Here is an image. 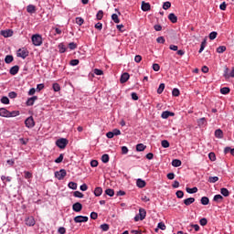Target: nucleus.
Masks as SVG:
<instances>
[{
    "label": "nucleus",
    "mask_w": 234,
    "mask_h": 234,
    "mask_svg": "<svg viewBox=\"0 0 234 234\" xmlns=\"http://www.w3.org/2000/svg\"><path fill=\"white\" fill-rule=\"evenodd\" d=\"M31 40L35 47H41L43 45V37L39 34L33 35Z\"/></svg>",
    "instance_id": "nucleus-1"
},
{
    "label": "nucleus",
    "mask_w": 234,
    "mask_h": 234,
    "mask_svg": "<svg viewBox=\"0 0 234 234\" xmlns=\"http://www.w3.org/2000/svg\"><path fill=\"white\" fill-rule=\"evenodd\" d=\"M57 147H59V149H65L67 145H69V140L66 138H60L56 141Z\"/></svg>",
    "instance_id": "nucleus-2"
},
{
    "label": "nucleus",
    "mask_w": 234,
    "mask_h": 234,
    "mask_svg": "<svg viewBox=\"0 0 234 234\" xmlns=\"http://www.w3.org/2000/svg\"><path fill=\"white\" fill-rule=\"evenodd\" d=\"M25 125L26 127H27V129H32L33 127H35L36 122L34 121V117L29 116L28 118H27L25 121Z\"/></svg>",
    "instance_id": "nucleus-3"
},
{
    "label": "nucleus",
    "mask_w": 234,
    "mask_h": 234,
    "mask_svg": "<svg viewBox=\"0 0 234 234\" xmlns=\"http://www.w3.org/2000/svg\"><path fill=\"white\" fill-rule=\"evenodd\" d=\"M67 176V170L66 169H60L58 172H55V177L58 178V180H63Z\"/></svg>",
    "instance_id": "nucleus-4"
},
{
    "label": "nucleus",
    "mask_w": 234,
    "mask_h": 234,
    "mask_svg": "<svg viewBox=\"0 0 234 234\" xmlns=\"http://www.w3.org/2000/svg\"><path fill=\"white\" fill-rule=\"evenodd\" d=\"M16 56L18 58H22V59H25L28 56V51L25 48H19L17 50Z\"/></svg>",
    "instance_id": "nucleus-5"
},
{
    "label": "nucleus",
    "mask_w": 234,
    "mask_h": 234,
    "mask_svg": "<svg viewBox=\"0 0 234 234\" xmlns=\"http://www.w3.org/2000/svg\"><path fill=\"white\" fill-rule=\"evenodd\" d=\"M74 222H76V224L89 222V218L87 216H77L74 218Z\"/></svg>",
    "instance_id": "nucleus-6"
},
{
    "label": "nucleus",
    "mask_w": 234,
    "mask_h": 234,
    "mask_svg": "<svg viewBox=\"0 0 234 234\" xmlns=\"http://www.w3.org/2000/svg\"><path fill=\"white\" fill-rule=\"evenodd\" d=\"M0 34L4 37H12V36H14V31H12L11 29H6V30H2Z\"/></svg>",
    "instance_id": "nucleus-7"
},
{
    "label": "nucleus",
    "mask_w": 234,
    "mask_h": 234,
    "mask_svg": "<svg viewBox=\"0 0 234 234\" xmlns=\"http://www.w3.org/2000/svg\"><path fill=\"white\" fill-rule=\"evenodd\" d=\"M72 209L76 213H80V211H81V209H83V205H81V203H80V202H77V203L73 204Z\"/></svg>",
    "instance_id": "nucleus-8"
},
{
    "label": "nucleus",
    "mask_w": 234,
    "mask_h": 234,
    "mask_svg": "<svg viewBox=\"0 0 234 234\" xmlns=\"http://www.w3.org/2000/svg\"><path fill=\"white\" fill-rule=\"evenodd\" d=\"M0 116H2L3 118H10V112H8V110H6L5 108H1Z\"/></svg>",
    "instance_id": "nucleus-9"
},
{
    "label": "nucleus",
    "mask_w": 234,
    "mask_h": 234,
    "mask_svg": "<svg viewBox=\"0 0 234 234\" xmlns=\"http://www.w3.org/2000/svg\"><path fill=\"white\" fill-rule=\"evenodd\" d=\"M37 100V96H33L31 98H28L26 102V105H27V107H32V105H34Z\"/></svg>",
    "instance_id": "nucleus-10"
},
{
    "label": "nucleus",
    "mask_w": 234,
    "mask_h": 234,
    "mask_svg": "<svg viewBox=\"0 0 234 234\" xmlns=\"http://www.w3.org/2000/svg\"><path fill=\"white\" fill-rule=\"evenodd\" d=\"M130 75L127 72H124L120 79L121 83H127L129 81Z\"/></svg>",
    "instance_id": "nucleus-11"
},
{
    "label": "nucleus",
    "mask_w": 234,
    "mask_h": 234,
    "mask_svg": "<svg viewBox=\"0 0 234 234\" xmlns=\"http://www.w3.org/2000/svg\"><path fill=\"white\" fill-rule=\"evenodd\" d=\"M141 8H142L143 12H149V10H151V4L142 2Z\"/></svg>",
    "instance_id": "nucleus-12"
},
{
    "label": "nucleus",
    "mask_w": 234,
    "mask_h": 234,
    "mask_svg": "<svg viewBox=\"0 0 234 234\" xmlns=\"http://www.w3.org/2000/svg\"><path fill=\"white\" fill-rule=\"evenodd\" d=\"M26 225L27 226H35L36 219H34V217H29V218H26Z\"/></svg>",
    "instance_id": "nucleus-13"
},
{
    "label": "nucleus",
    "mask_w": 234,
    "mask_h": 234,
    "mask_svg": "<svg viewBox=\"0 0 234 234\" xmlns=\"http://www.w3.org/2000/svg\"><path fill=\"white\" fill-rule=\"evenodd\" d=\"M17 72H19V66H17V65L12 67L9 70V74H11V76H16V74H17Z\"/></svg>",
    "instance_id": "nucleus-14"
},
{
    "label": "nucleus",
    "mask_w": 234,
    "mask_h": 234,
    "mask_svg": "<svg viewBox=\"0 0 234 234\" xmlns=\"http://www.w3.org/2000/svg\"><path fill=\"white\" fill-rule=\"evenodd\" d=\"M169 116H175V113L171 112L169 111H165V112H163L161 118H163L164 120H167V118H169Z\"/></svg>",
    "instance_id": "nucleus-15"
},
{
    "label": "nucleus",
    "mask_w": 234,
    "mask_h": 234,
    "mask_svg": "<svg viewBox=\"0 0 234 234\" xmlns=\"http://www.w3.org/2000/svg\"><path fill=\"white\" fill-rule=\"evenodd\" d=\"M136 186H137V187H140V188L142 189V188L145 187L146 183H145L144 180L139 178V179H137V181H136Z\"/></svg>",
    "instance_id": "nucleus-16"
},
{
    "label": "nucleus",
    "mask_w": 234,
    "mask_h": 234,
    "mask_svg": "<svg viewBox=\"0 0 234 234\" xmlns=\"http://www.w3.org/2000/svg\"><path fill=\"white\" fill-rule=\"evenodd\" d=\"M158 229H162V231H165L166 227L165 222H159L157 225V229H155V232L158 233Z\"/></svg>",
    "instance_id": "nucleus-17"
},
{
    "label": "nucleus",
    "mask_w": 234,
    "mask_h": 234,
    "mask_svg": "<svg viewBox=\"0 0 234 234\" xmlns=\"http://www.w3.org/2000/svg\"><path fill=\"white\" fill-rule=\"evenodd\" d=\"M168 19L171 21V23H176L178 21V17L176 16L174 13H170L168 15Z\"/></svg>",
    "instance_id": "nucleus-18"
},
{
    "label": "nucleus",
    "mask_w": 234,
    "mask_h": 234,
    "mask_svg": "<svg viewBox=\"0 0 234 234\" xmlns=\"http://www.w3.org/2000/svg\"><path fill=\"white\" fill-rule=\"evenodd\" d=\"M146 215H147V212L145 211V209H144V208L139 209L140 220H144L145 218Z\"/></svg>",
    "instance_id": "nucleus-19"
},
{
    "label": "nucleus",
    "mask_w": 234,
    "mask_h": 234,
    "mask_svg": "<svg viewBox=\"0 0 234 234\" xmlns=\"http://www.w3.org/2000/svg\"><path fill=\"white\" fill-rule=\"evenodd\" d=\"M27 12H28V14H35V12H36V5H27Z\"/></svg>",
    "instance_id": "nucleus-20"
},
{
    "label": "nucleus",
    "mask_w": 234,
    "mask_h": 234,
    "mask_svg": "<svg viewBox=\"0 0 234 234\" xmlns=\"http://www.w3.org/2000/svg\"><path fill=\"white\" fill-rule=\"evenodd\" d=\"M195 202V197H188L184 200L185 206H191Z\"/></svg>",
    "instance_id": "nucleus-21"
},
{
    "label": "nucleus",
    "mask_w": 234,
    "mask_h": 234,
    "mask_svg": "<svg viewBox=\"0 0 234 234\" xmlns=\"http://www.w3.org/2000/svg\"><path fill=\"white\" fill-rule=\"evenodd\" d=\"M101 193H103V189L100 186H97L94 190L95 197H101Z\"/></svg>",
    "instance_id": "nucleus-22"
},
{
    "label": "nucleus",
    "mask_w": 234,
    "mask_h": 234,
    "mask_svg": "<svg viewBox=\"0 0 234 234\" xmlns=\"http://www.w3.org/2000/svg\"><path fill=\"white\" fill-rule=\"evenodd\" d=\"M215 136L216 138H224V132H222L220 129H218L215 131Z\"/></svg>",
    "instance_id": "nucleus-23"
},
{
    "label": "nucleus",
    "mask_w": 234,
    "mask_h": 234,
    "mask_svg": "<svg viewBox=\"0 0 234 234\" xmlns=\"http://www.w3.org/2000/svg\"><path fill=\"white\" fill-rule=\"evenodd\" d=\"M172 165L173 167H180V165H182V161H180L179 159H174L172 161Z\"/></svg>",
    "instance_id": "nucleus-24"
},
{
    "label": "nucleus",
    "mask_w": 234,
    "mask_h": 234,
    "mask_svg": "<svg viewBox=\"0 0 234 234\" xmlns=\"http://www.w3.org/2000/svg\"><path fill=\"white\" fill-rule=\"evenodd\" d=\"M146 148L147 146H145L144 144H138L136 145V151H138L139 153H141L142 151H145Z\"/></svg>",
    "instance_id": "nucleus-25"
},
{
    "label": "nucleus",
    "mask_w": 234,
    "mask_h": 234,
    "mask_svg": "<svg viewBox=\"0 0 234 234\" xmlns=\"http://www.w3.org/2000/svg\"><path fill=\"white\" fill-rule=\"evenodd\" d=\"M12 61H14V56L12 55H7L5 56V62L8 65L10 63H12Z\"/></svg>",
    "instance_id": "nucleus-26"
},
{
    "label": "nucleus",
    "mask_w": 234,
    "mask_h": 234,
    "mask_svg": "<svg viewBox=\"0 0 234 234\" xmlns=\"http://www.w3.org/2000/svg\"><path fill=\"white\" fill-rule=\"evenodd\" d=\"M207 122H206V118H201L197 121V125L199 127H204V125H206Z\"/></svg>",
    "instance_id": "nucleus-27"
},
{
    "label": "nucleus",
    "mask_w": 234,
    "mask_h": 234,
    "mask_svg": "<svg viewBox=\"0 0 234 234\" xmlns=\"http://www.w3.org/2000/svg\"><path fill=\"white\" fill-rule=\"evenodd\" d=\"M201 204L203 206H207V204H209V197H201Z\"/></svg>",
    "instance_id": "nucleus-28"
},
{
    "label": "nucleus",
    "mask_w": 234,
    "mask_h": 234,
    "mask_svg": "<svg viewBox=\"0 0 234 234\" xmlns=\"http://www.w3.org/2000/svg\"><path fill=\"white\" fill-rule=\"evenodd\" d=\"M226 46H219L218 48H217V52L218 54H224V52H226Z\"/></svg>",
    "instance_id": "nucleus-29"
},
{
    "label": "nucleus",
    "mask_w": 234,
    "mask_h": 234,
    "mask_svg": "<svg viewBox=\"0 0 234 234\" xmlns=\"http://www.w3.org/2000/svg\"><path fill=\"white\" fill-rule=\"evenodd\" d=\"M109 160H110L109 154H102L101 162H103V164H108Z\"/></svg>",
    "instance_id": "nucleus-30"
},
{
    "label": "nucleus",
    "mask_w": 234,
    "mask_h": 234,
    "mask_svg": "<svg viewBox=\"0 0 234 234\" xmlns=\"http://www.w3.org/2000/svg\"><path fill=\"white\" fill-rule=\"evenodd\" d=\"M220 193L223 197H229V190L228 188H221Z\"/></svg>",
    "instance_id": "nucleus-31"
},
{
    "label": "nucleus",
    "mask_w": 234,
    "mask_h": 234,
    "mask_svg": "<svg viewBox=\"0 0 234 234\" xmlns=\"http://www.w3.org/2000/svg\"><path fill=\"white\" fill-rule=\"evenodd\" d=\"M197 191H198V188L196 186L193 188L186 187V193H189L190 195H192L193 193H197Z\"/></svg>",
    "instance_id": "nucleus-32"
},
{
    "label": "nucleus",
    "mask_w": 234,
    "mask_h": 234,
    "mask_svg": "<svg viewBox=\"0 0 234 234\" xmlns=\"http://www.w3.org/2000/svg\"><path fill=\"white\" fill-rule=\"evenodd\" d=\"M58 48L60 54H64V52H67V48H65V45L63 43L58 45Z\"/></svg>",
    "instance_id": "nucleus-33"
},
{
    "label": "nucleus",
    "mask_w": 234,
    "mask_h": 234,
    "mask_svg": "<svg viewBox=\"0 0 234 234\" xmlns=\"http://www.w3.org/2000/svg\"><path fill=\"white\" fill-rule=\"evenodd\" d=\"M164 89H165V84L161 83L157 89V94H162V92H164Z\"/></svg>",
    "instance_id": "nucleus-34"
},
{
    "label": "nucleus",
    "mask_w": 234,
    "mask_h": 234,
    "mask_svg": "<svg viewBox=\"0 0 234 234\" xmlns=\"http://www.w3.org/2000/svg\"><path fill=\"white\" fill-rule=\"evenodd\" d=\"M105 195H108V197H114V190L108 188L105 190Z\"/></svg>",
    "instance_id": "nucleus-35"
},
{
    "label": "nucleus",
    "mask_w": 234,
    "mask_h": 234,
    "mask_svg": "<svg viewBox=\"0 0 234 234\" xmlns=\"http://www.w3.org/2000/svg\"><path fill=\"white\" fill-rule=\"evenodd\" d=\"M208 182H209L210 184H215L216 182H218V176H210V177L208 178Z\"/></svg>",
    "instance_id": "nucleus-36"
},
{
    "label": "nucleus",
    "mask_w": 234,
    "mask_h": 234,
    "mask_svg": "<svg viewBox=\"0 0 234 234\" xmlns=\"http://www.w3.org/2000/svg\"><path fill=\"white\" fill-rule=\"evenodd\" d=\"M53 90L55 92H59L61 90V87L58 83H53Z\"/></svg>",
    "instance_id": "nucleus-37"
},
{
    "label": "nucleus",
    "mask_w": 234,
    "mask_h": 234,
    "mask_svg": "<svg viewBox=\"0 0 234 234\" xmlns=\"http://www.w3.org/2000/svg\"><path fill=\"white\" fill-rule=\"evenodd\" d=\"M208 158L211 162H215V160H217V155L215 154V153L211 152L208 154Z\"/></svg>",
    "instance_id": "nucleus-38"
},
{
    "label": "nucleus",
    "mask_w": 234,
    "mask_h": 234,
    "mask_svg": "<svg viewBox=\"0 0 234 234\" xmlns=\"http://www.w3.org/2000/svg\"><path fill=\"white\" fill-rule=\"evenodd\" d=\"M229 87H224L220 89V93L221 94H229Z\"/></svg>",
    "instance_id": "nucleus-39"
},
{
    "label": "nucleus",
    "mask_w": 234,
    "mask_h": 234,
    "mask_svg": "<svg viewBox=\"0 0 234 234\" xmlns=\"http://www.w3.org/2000/svg\"><path fill=\"white\" fill-rule=\"evenodd\" d=\"M1 102L4 103V105H8V103H10V100L8 99V97H2L1 99Z\"/></svg>",
    "instance_id": "nucleus-40"
},
{
    "label": "nucleus",
    "mask_w": 234,
    "mask_h": 234,
    "mask_svg": "<svg viewBox=\"0 0 234 234\" xmlns=\"http://www.w3.org/2000/svg\"><path fill=\"white\" fill-rule=\"evenodd\" d=\"M16 116H19V111L9 112V118H14Z\"/></svg>",
    "instance_id": "nucleus-41"
},
{
    "label": "nucleus",
    "mask_w": 234,
    "mask_h": 234,
    "mask_svg": "<svg viewBox=\"0 0 234 234\" xmlns=\"http://www.w3.org/2000/svg\"><path fill=\"white\" fill-rule=\"evenodd\" d=\"M68 186L69 189H78V184H76L75 182H69Z\"/></svg>",
    "instance_id": "nucleus-42"
},
{
    "label": "nucleus",
    "mask_w": 234,
    "mask_h": 234,
    "mask_svg": "<svg viewBox=\"0 0 234 234\" xmlns=\"http://www.w3.org/2000/svg\"><path fill=\"white\" fill-rule=\"evenodd\" d=\"M172 96H175V97H178V96H180V90L179 89H174L173 90H172Z\"/></svg>",
    "instance_id": "nucleus-43"
},
{
    "label": "nucleus",
    "mask_w": 234,
    "mask_h": 234,
    "mask_svg": "<svg viewBox=\"0 0 234 234\" xmlns=\"http://www.w3.org/2000/svg\"><path fill=\"white\" fill-rule=\"evenodd\" d=\"M69 48L70 50H76V48H78V44L74 43V42H71L69 44Z\"/></svg>",
    "instance_id": "nucleus-44"
},
{
    "label": "nucleus",
    "mask_w": 234,
    "mask_h": 234,
    "mask_svg": "<svg viewBox=\"0 0 234 234\" xmlns=\"http://www.w3.org/2000/svg\"><path fill=\"white\" fill-rule=\"evenodd\" d=\"M162 147H164L165 149H167V147H169V141L167 140H163L161 143Z\"/></svg>",
    "instance_id": "nucleus-45"
},
{
    "label": "nucleus",
    "mask_w": 234,
    "mask_h": 234,
    "mask_svg": "<svg viewBox=\"0 0 234 234\" xmlns=\"http://www.w3.org/2000/svg\"><path fill=\"white\" fill-rule=\"evenodd\" d=\"M73 196L76 197L77 198H83V193H81L80 191H75L73 193Z\"/></svg>",
    "instance_id": "nucleus-46"
},
{
    "label": "nucleus",
    "mask_w": 234,
    "mask_h": 234,
    "mask_svg": "<svg viewBox=\"0 0 234 234\" xmlns=\"http://www.w3.org/2000/svg\"><path fill=\"white\" fill-rule=\"evenodd\" d=\"M97 19H98V21H101V19H103V11L100 10L97 13Z\"/></svg>",
    "instance_id": "nucleus-47"
},
{
    "label": "nucleus",
    "mask_w": 234,
    "mask_h": 234,
    "mask_svg": "<svg viewBox=\"0 0 234 234\" xmlns=\"http://www.w3.org/2000/svg\"><path fill=\"white\" fill-rule=\"evenodd\" d=\"M200 226H207V218H203L199 220Z\"/></svg>",
    "instance_id": "nucleus-48"
},
{
    "label": "nucleus",
    "mask_w": 234,
    "mask_h": 234,
    "mask_svg": "<svg viewBox=\"0 0 234 234\" xmlns=\"http://www.w3.org/2000/svg\"><path fill=\"white\" fill-rule=\"evenodd\" d=\"M112 21H114L115 23H120V18L118 17V15H116V14H112Z\"/></svg>",
    "instance_id": "nucleus-49"
},
{
    "label": "nucleus",
    "mask_w": 234,
    "mask_h": 234,
    "mask_svg": "<svg viewBox=\"0 0 234 234\" xmlns=\"http://www.w3.org/2000/svg\"><path fill=\"white\" fill-rule=\"evenodd\" d=\"M101 229H102V231H109V224L104 223L101 225Z\"/></svg>",
    "instance_id": "nucleus-50"
},
{
    "label": "nucleus",
    "mask_w": 234,
    "mask_h": 234,
    "mask_svg": "<svg viewBox=\"0 0 234 234\" xmlns=\"http://www.w3.org/2000/svg\"><path fill=\"white\" fill-rule=\"evenodd\" d=\"M84 22H85V20H83V18H81V17H77V18H76V23H77V25H79L80 27H81V25H83Z\"/></svg>",
    "instance_id": "nucleus-51"
},
{
    "label": "nucleus",
    "mask_w": 234,
    "mask_h": 234,
    "mask_svg": "<svg viewBox=\"0 0 234 234\" xmlns=\"http://www.w3.org/2000/svg\"><path fill=\"white\" fill-rule=\"evenodd\" d=\"M93 72L96 74V76H103V70L101 69H95Z\"/></svg>",
    "instance_id": "nucleus-52"
},
{
    "label": "nucleus",
    "mask_w": 234,
    "mask_h": 234,
    "mask_svg": "<svg viewBox=\"0 0 234 234\" xmlns=\"http://www.w3.org/2000/svg\"><path fill=\"white\" fill-rule=\"evenodd\" d=\"M170 6H171V2H165L163 5L164 10H169Z\"/></svg>",
    "instance_id": "nucleus-53"
},
{
    "label": "nucleus",
    "mask_w": 234,
    "mask_h": 234,
    "mask_svg": "<svg viewBox=\"0 0 234 234\" xmlns=\"http://www.w3.org/2000/svg\"><path fill=\"white\" fill-rule=\"evenodd\" d=\"M217 36H218V33L213 31L209 34V39L213 40V39H217Z\"/></svg>",
    "instance_id": "nucleus-54"
},
{
    "label": "nucleus",
    "mask_w": 234,
    "mask_h": 234,
    "mask_svg": "<svg viewBox=\"0 0 234 234\" xmlns=\"http://www.w3.org/2000/svg\"><path fill=\"white\" fill-rule=\"evenodd\" d=\"M8 97L14 100V98H17V93L16 91H10Z\"/></svg>",
    "instance_id": "nucleus-55"
},
{
    "label": "nucleus",
    "mask_w": 234,
    "mask_h": 234,
    "mask_svg": "<svg viewBox=\"0 0 234 234\" xmlns=\"http://www.w3.org/2000/svg\"><path fill=\"white\" fill-rule=\"evenodd\" d=\"M56 164H61L63 162V154H60L59 156L55 160Z\"/></svg>",
    "instance_id": "nucleus-56"
},
{
    "label": "nucleus",
    "mask_w": 234,
    "mask_h": 234,
    "mask_svg": "<svg viewBox=\"0 0 234 234\" xmlns=\"http://www.w3.org/2000/svg\"><path fill=\"white\" fill-rule=\"evenodd\" d=\"M24 175L27 180H28V178H32V173H30L29 171H25Z\"/></svg>",
    "instance_id": "nucleus-57"
},
{
    "label": "nucleus",
    "mask_w": 234,
    "mask_h": 234,
    "mask_svg": "<svg viewBox=\"0 0 234 234\" xmlns=\"http://www.w3.org/2000/svg\"><path fill=\"white\" fill-rule=\"evenodd\" d=\"M177 198H184V191L182 190H178L176 193Z\"/></svg>",
    "instance_id": "nucleus-58"
},
{
    "label": "nucleus",
    "mask_w": 234,
    "mask_h": 234,
    "mask_svg": "<svg viewBox=\"0 0 234 234\" xmlns=\"http://www.w3.org/2000/svg\"><path fill=\"white\" fill-rule=\"evenodd\" d=\"M157 43H161L162 45H164L165 43V38H164V37H158L156 38Z\"/></svg>",
    "instance_id": "nucleus-59"
},
{
    "label": "nucleus",
    "mask_w": 234,
    "mask_h": 234,
    "mask_svg": "<svg viewBox=\"0 0 234 234\" xmlns=\"http://www.w3.org/2000/svg\"><path fill=\"white\" fill-rule=\"evenodd\" d=\"M72 67H76V65H80V60L78 59H72L69 63Z\"/></svg>",
    "instance_id": "nucleus-60"
},
{
    "label": "nucleus",
    "mask_w": 234,
    "mask_h": 234,
    "mask_svg": "<svg viewBox=\"0 0 234 234\" xmlns=\"http://www.w3.org/2000/svg\"><path fill=\"white\" fill-rule=\"evenodd\" d=\"M204 48H206V40H204V41L201 43V46H200V48H199V54L204 51Z\"/></svg>",
    "instance_id": "nucleus-61"
},
{
    "label": "nucleus",
    "mask_w": 234,
    "mask_h": 234,
    "mask_svg": "<svg viewBox=\"0 0 234 234\" xmlns=\"http://www.w3.org/2000/svg\"><path fill=\"white\" fill-rule=\"evenodd\" d=\"M153 69L155 71V72H158V70H160V65L159 64H153Z\"/></svg>",
    "instance_id": "nucleus-62"
},
{
    "label": "nucleus",
    "mask_w": 234,
    "mask_h": 234,
    "mask_svg": "<svg viewBox=\"0 0 234 234\" xmlns=\"http://www.w3.org/2000/svg\"><path fill=\"white\" fill-rule=\"evenodd\" d=\"M224 197L220 195H216L214 197V202H218V200H222Z\"/></svg>",
    "instance_id": "nucleus-63"
},
{
    "label": "nucleus",
    "mask_w": 234,
    "mask_h": 234,
    "mask_svg": "<svg viewBox=\"0 0 234 234\" xmlns=\"http://www.w3.org/2000/svg\"><path fill=\"white\" fill-rule=\"evenodd\" d=\"M90 218H91L92 220H96V218H98V213H96V212H91V213H90Z\"/></svg>",
    "instance_id": "nucleus-64"
}]
</instances>
